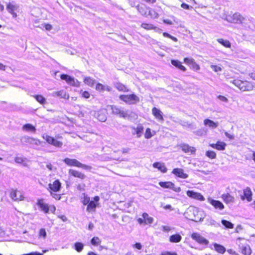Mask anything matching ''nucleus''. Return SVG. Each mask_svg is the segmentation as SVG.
<instances>
[{
	"mask_svg": "<svg viewBox=\"0 0 255 255\" xmlns=\"http://www.w3.org/2000/svg\"><path fill=\"white\" fill-rule=\"evenodd\" d=\"M95 116L97 119L102 122H104L107 120L106 115L103 111L98 112Z\"/></svg>",
	"mask_w": 255,
	"mask_h": 255,
	"instance_id": "obj_30",
	"label": "nucleus"
},
{
	"mask_svg": "<svg viewBox=\"0 0 255 255\" xmlns=\"http://www.w3.org/2000/svg\"><path fill=\"white\" fill-rule=\"evenodd\" d=\"M204 124L205 126H208L209 127L212 128H215L219 125L218 122L215 123L214 121L209 119H205L204 121Z\"/></svg>",
	"mask_w": 255,
	"mask_h": 255,
	"instance_id": "obj_25",
	"label": "nucleus"
},
{
	"mask_svg": "<svg viewBox=\"0 0 255 255\" xmlns=\"http://www.w3.org/2000/svg\"><path fill=\"white\" fill-rule=\"evenodd\" d=\"M62 80H65L68 84L74 87H79L80 86V82L77 80L74 79L66 74H62L60 76Z\"/></svg>",
	"mask_w": 255,
	"mask_h": 255,
	"instance_id": "obj_6",
	"label": "nucleus"
},
{
	"mask_svg": "<svg viewBox=\"0 0 255 255\" xmlns=\"http://www.w3.org/2000/svg\"><path fill=\"white\" fill-rule=\"evenodd\" d=\"M180 146L182 150L186 153L190 152L191 153H194L196 151V149L194 147L190 146L187 144H181Z\"/></svg>",
	"mask_w": 255,
	"mask_h": 255,
	"instance_id": "obj_23",
	"label": "nucleus"
},
{
	"mask_svg": "<svg viewBox=\"0 0 255 255\" xmlns=\"http://www.w3.org/2000/svg\"><path fill=\"white\" fill-rule=\"evenodd\" d=\"M58 217L61 219L63 222H66L67 221V218L65 215H59Z\"/></svg>",
	"mask_w": 255,
	"mask_h": 255,
	"instance_id": "obj_61",
	"label": "nucleus"
},
{
	"mask_svg": "<svg viewBox=\"0 0 255 255\" xmlns=\"http://www.w3.org/2000/svg\"><path fill=\"white\" fill-rule=\"evenodd\" d=\"M34 97L40 104H44L46 103V99L42 95H35Z\"/></svg>",
	"mask_w": 255,
	"mask_h": 255,
	"instance_id": "obj_43",
	"label": "nucleus"
},
{
	"mask_svg": "<svg viewBox=\"0 0 255 255\" xmlns=\"http://www.w3.org/2000/svg\"><path fill=\"white\" fill-rule=\"evenodd\" d=\"M63 161L65 164L70 166H76L78 167H80L89 171H90L92 169L91 166L87 165L86 164H82L76 159L65 158L63 160Z\"/></svg>",
	"mask_w": 255,
	"mask_h": 255,
	"instance_id": "obj_4",
	"label": "nucleus"
},
{
	"mask_svg": "<svg viewBox=\"0 0 255 255\" xmlns=\"http://www.w3.org/2000/svg\"><path fill=\"white\" fill-rule=\"evenodd\" d=\"M181 7H182L184 9H189L190 8H192V6H190L188 4L185 3H182L181 5Z\"/></svg>",
	"mask_w": 255,
	"mask_h": 255,
	"instance_id": "obj_56",
	"label": "nucleus"
},
{
	"mask_svg": "<svg viewBox=\"0 0 255 255\" xmlns=\"http://www.w3.org/2000/svg\"><path fill=\"white\" fill-rule=\"evenodd\" d=\"M115 86L120 91L124 92L128 91V88L126 86L120 83H116Z\"/></svg>",
	"mask_w": 255,
	"mask_h": 255,
	"instance_id": "obj_32",
	"label": "nucleus"
},
{
	"mask_svg": "<svg viewBox=\"0 0 255 255\" xmlns=\"http://www.w3.org/2000/svg\"><path fill=\"white\" fill-rule=\"evenodd\" d=\"M153 166L155 168H158L163 173H165L167 172V168L163 163H161L159 162H155L153 163Z\"/></svg>",
	"mask_w": 255,
	"mask_h": 255,
	"instance_id": "obj_29",
	"label": "nucleus"
},
{
	"mask_svg": "<svg viewBox=\"0 0 255 255\" xmlns=\"http://www.w3.org/2000/svg\"><path fill=\"white\" fill-rule=\"evenodd\" d=\"M245 20V18L239 13H235L232 16H228L227 20L230 22L234 23H242Z\"/></svg>",
	"mask_w": 255,
	"mask_h": 255,
	"instance_id": "obj_7",
	"label": "nucleus"
},
{
	"mask_svg": "<svg viewBox=\"0 0 255 255\" xmlns=\"http://www.w3.org/2000/svg\"><path fill=\"white\" fill-rule=\"evenodd\" d=\"M140 26L146 30H152L155 29L157 27L149 23H143L140 25Z\"/></svg>",
	"mask_w": 255,
	"mask_h": 255,
	"instance_id": "obj_40",
	"label": "nucleus"
},
{
	"mask_svg": "<svg viewBox=\"0 0 255 255\" xmlns=\"http://www.w3.org/2000/svg\"><path fill=\"white\" fill-rule=\"evenodd\" d=\"M164 255H177L175 253H171L170 252H165L163 253Z\"/></svg>",
	"mask_w": 255,
	"mask_h": 255,
	"instance_id": "obj_64",
	"label": "nucleus"
},
{
	"mask_svg": "<svg viewBox=\"0 0 255 255\" xmlns=\"http://www.w3.org/2000/svg\"><path fill=\"white\" fill-rule=\"evenodd\" d=\"M210 146L213 148L219 150H223L225 149L226 143L224 142L218 141L216 143L210 144Z\"/></svg>",
	"mask_w": 255,
	"mask_h": 255,
	"instance_id": "obj_21",
	"label": "nucleus"
},
{
	"mask_svg": "<svg viewBox=\"0 0 255 255\" xmlns=\"http://www.w3.org/2000/svg\"><path fill=\"white\" fill-rule=\"evenodd\" d=\"M14 160L17 163H22L24 161L23 159L21 157H16Z\"/></svg>",
	"mask_w": 255,
	"mask_h": 255,
	"instance_id": "obj_55",
	"label": "nucleus"
},
{
	"mask_svg": "<svg viewBox=\"0 0 255 255\" xmlns=\"http://www.w3.org/2000/svg\"><path fill=\"white\" fill-rule=\"evenodd\" d=\"M44 27L47 30H50L52 29V26L50 24H45Z\"/></svg>",
	"mask_w": 255,
	"mask_h": 255,
	"instance_id": "obj_63",
	"label": "nucleus"
},
{
	"mask_svg": "<svg viewBox=\"0 0 255 255\" xmlns=\"http://www.w3.org/2000/svg\"><path fill=\"white\" fill-rule=\"evenodd\" d=\"M208 202L211 204L216 209L222 210L225 207L223 204L220 201L214 200L211 198L208 199Z\"/></svg>",
	"mask_w": 255,
	"mask_h": 255,
	"instance_id": "obj_12",
	"label": "nucleus"
},
{
	"mask_svg": "<svg viewBox=\"0 0 255 255\" xmlns=\"http://www.w3.org/2000/svg\"><path fill=\"white\" fill-rule=\"evenodd\" d=\"M10 195L11 198L14 201H21L23 199V197L20 191L17 190H12Z\"/></svg>",
	"mask_w": 255,
	"mask_h": 255,
	"instance_id": "obj_14",
	"label": "nucleus"
},
{
	"mask_svg": "<svg viewBox=\"0 0 255 255\" xmlns=\"http://www.w3.org/2000/svg\"><path fill=\"white\" fill-rule=\"evenodd\" d=\"M84 82L88 86L93 87L95 83V80L90 77H86L84 79Z\"/></svg>",
	"mask_w": 255,
	"mask_h": 255,
	"instance_id": "obj_41",
	"label": "nucleus"
},
{
	"mask_svg": "<svg viewBox=\"0 0 255 255\" xmlns=\"http://www.w3.org/2000/svg\"><path fill=\"white\" fill-rule=\"evenodd\" d=\"M191 66L192 68H193L194 69H195L196 70H199V69H200L199 65L195 62V61L193 62V63L191 65Z\"/></svg>",
	"mask_w": 255,
	"mask_h": 255,
	"instance_id": "obj_54",
	"label": "nucleus"
},
{
	"mask_svg": "<svg viewBox=\"0 0 255 255\" xmlns=\"http://www.w3.org/2000/svg\"><path fill=\"white\" fill-rule=\"evenodd\" d=\"M225 134L228 138L231 139H233L234 138V136L233 135L229 134L228 132L226 131L225 132Z\"/></svg>",
	"mask_w": 255,
	"mask_h": 255,
	"instance_id": "obj_62",
	"label": "nucleus"
},
{
	"mask_svg": "<svg viewBox=\"0 0 255 255\" xmlns=\"http://www.w3.org/2000/svg\"><path fill=\"white\" fill-rule=\"evenodd\" d=\"M191 238L198 243L202 245H208L209 241L197 233H194L191 235Z\"/></svg>",
	"mask_w": 255,
	"mask_h": 255,
	"instance_id": "obj_10",
	"label": "nucleus"
},
{
	"mask_svg": "<svg viewBox=\"0 0 255 255\" xmlns=\"http://www.w3.org/2000/svg\"><path fill=\"white\" fill-rule=\"evenodd\" d=\"M91 244L94 246H98L101 243V240L98 237H94L91 241Z\"/></svg>",
	"mask_w": 255,
	"mask_h": 255,
	"instance_id": "obj_45",
	"label": "nucleus"
},
{
	"mask_svg": "<svg viewBox=\"0 0 255 255\" xmlns=\"http://www.w3.org/2000/svg\"><path fill=\"white\" fill-rule=\"evenodd\" d=\"M20 141L22 143H28L31 144H35L36 145H38L41 143V142L39 140L30 137L28 136H22L20 139Z\"/></svg>",
	"mask_w": 255,
	"mask_h": 255,
	"instance_id": "obj_11",
	"label": "nucleus"
},
{
	"mask_svg": "<svg viewBox=\"0 0 255 255\" xmlns=\"http://www.w3.org/2000/svg\"><path fill=\"white\" fill-rule=\"evenodd\" d=\"M184 61L185 63L186 64L191 65L193 63V62L195 61V60L193 58H185L184 59Z\"/></svg>",
	"mask_w": 255,
	"mask_h": 255,
	"instance_id": "obj_50",
	"label": "nucleus"
},
{
	"mask_svg": "<svg viewBox=\"0 0 255 255\" xmlns=\"http://www.w3.org/2000/svg\"><path fill=\"white\" fill-rule=\"evenodd\" d=\"M229 82L243 91H250L253 90L254 88L252 83L247 81H241L239 79H230L229 80Z\"/></svg>",
	"mask_w": 255,
	"mask_h": 255,
	"instance_id": "obj_1",
	"label": "nucleus"
},
{
	"mask_svg": "<svg viewBox=\"0 0 255 255\" xmlns=\"http://www.w3.org/2000/svg\"><path fill=\"white\" fill-rule=\"evenodd\" d=\"M90 202V201L89 197H87V196L84 197V198L82 201L83 204L85 205L88 204Z\"/></svg>",
	"mask_w": 255,
	"mask_h": 255,
	"instance_id": "obj_53",
	"label": "nucleus"
},
{
	"mask_svg": "<svg viewBox=\"0 0 255 255\" xmlns=\"http://www.w3.org/2000/svg\"><path fill=\"white\" fill-rule=\"evenodd\" d=\"M182 239V238L180 235H179L178 234H176L171 235L169 237V241L171 243H179L181 241Z\"/></svg>",
	"mask_w": 255,
	"mask_h": 255,
	"instance_id": "obj_28",
	"label": "nucleus"
},
{
	"mask_svg": "<svg viewBox=\"0 0 255 255\" xmlns=\"http://www.w3.org/2000/svg\"><path fill=\"white\" fill-rule=\"evenodd\" d=\"M244 196L248 201H250L252 200V193L250 188L247 187L244 190Z\"/></svg>",
	"mask_w": 255,
	"mask_h": 255,
	"instance_id": "obj_33",
	"label": "nucleus"
},
{
	"mask_svg": "<svg viewBox=\"0 0 255 255\" xmlns=\"http://www.w3.org/2000/svg\"><path fill=\"white\" fill-rule=\"evenodd\" d=\"M121 100L129 105L135 104L139 102V98L134 94L122 95L119 97Z\"/></svg>",
	"mask_w": 255,
	"mask_h": 255,
	"instance_id": "obj_5",
	"label": "nucleus"
},
{
	"mask_svg": "<svg viewBox=\"0 0 255 255\" xmlns=\"http://www.w3.org/2000/svg\"><path fill=\"white\" fill-rule=\"evenodd\" d=\"M133 246V247H134L138 250H140L142 248L141 245L140 244V243H136Z\"/></svg>",
	"mask_w": 255,
	"mask_h": 255,
	"instance_id": "obj_58",
	"label": "nucleus"
},
{
	"mask_svg": "<svg viewBox=\"0 0 255 255\" xmlns=\"http://www.w3.org/2000/svg\"><path fill=\"white\" fill-rule=\"evenodd\" d=\"M214 246L216 251L220 254H224L226 251V249L222 245L215 243Z\"/></svg>",
	"mask_w": 255,
	"mask_h": 255,
	"instance_id": "obj_35",
	"label": "nucleus"
},
{
	"mask_svg": "<svg viewBox=\"0 0 255 255\" xmlns=\"http://www.w3.org/2000/svg\"><path fill=\"white\" fill-rule=\"evenodd\" d=\"M206 155L211 159H214L216 157V153L211 150L207 151L206 153Z\"/></svg>",
	"mask_w": 255,
	"mask_h": 255,
	"instance_id": "obj_46",
	"label": "nucleus"
},
{
	"mask_svg": "<svg viewBox=\"0 0 255 255\" xmlns=\"http://www.w3.org/2000/svg\"><path fill=\"white\" fill-rule=\"evenodd\" d=\"M39 235L45 238L46 236V233L45 229H41L39 231Z\"/></svg>",
	"mask_w": 255,
	"mask_h": 255,
	"instance_id": "obj_51",
	"label": "nucleus"
},
{
	"mask_svg": "<svg viewBox=\"0 0 255 255\" xmlns=\"http://www.w3.org/2000/svg\"><path fill=\"white\" fill-rule=\"evenodd\" d=\"M83 244L80 242H76L74 245V248L77 252L79 253L81 252L82 251V250H83Z\"/></svg>",
	"mask_w": 255,
	"mask_h": 255,
	"instance_id": "obj_38",
	"label": "nucleus"
},
{
	"mask_svg": "<svg viewBox=\"0 0 255 255\" xmlns=\"http://www.w3.org/2000/svg\"><path fill=\"white\" fill-rule=\"evenodd\" d=\"M52 96L53 97H60L65 99H68L69 98V94L64 90H61L58 92H54L52 93Z\"/></svg>",
	"mask_w": 255,
	"mask_h": 255,
	"instance_id": "obj_22",
	"label": "nucleus"
},
{
	"mask_svg": "<svg viewBox=\"0 0 255 255\" xmlns=\"http://www.w3.org/2000/svg\"><path fill=\"white\" fill-rule=\"evenodd\" d=\"M48 186L52 191L57 192L60 190L61 188V183L58 180H56L53 183H49Z\"/></svg>",
	"mask_w": 255,
	"mask_h": 255,
	"instance_id": "obj_20",
	"label": "nucleus"
},
{
	"mask_svg": "<svg viewBox=\"0 0 255 255\" xmlns=\"http://www.w3.org/2000/svg\"><path fill=\"white\" fill-rule=\"evenodd\" d=\"M136 8L138 11L143 16H147V15L150 14V9L148 7H146L145 5L138 4L136 6Z\"/></svg>",
	"mask_w": 255,
	"mask_h": 255,
	"instance_id": "obj_13",
	"label": "nucleus"
},
{
	"mask_svg": "<svg viewBox=\"0 0 255 255\" xmlns=\"http://www.w3.org/2000/svg\"><path fill=\"white\" fill-rule=\"evenodd\" d=\"M51 195L56 199H57V200L60 199L61 197H60V195H58V194H57L55 193H51Z\"/></svg>",
	"mask_w": 255,
	"mask_h": 255,
	"instance_id": "obj_60",
	"label": "nucleus"
},
{
	"mask_svg": "<svg viewBox=\"0 0 255 255\" xmlns=\"http://www.w3.org/2000/svg\"><path fill=\"white\" fill-rule=\"evenodd\" d=\"M142 217L144 219L145 224H151L153 221V219L151 217H149L146 213H144L142 214Z\"/></svg>",
	"mask_w": 255,
	"mask_h": 255,
	"instance_id": "obj_34",
	"label": "nucleus"
},
{
	"mask_svg": "<svg viewBox=\"0 0 255 255\" xmlns=\"http://www.w3.org/2000/svg\"><path fill=\"white\" fill-rule=\"evenodd\" d=\"M82 96L85 98H88L90 97V94L87 91H84L82 94Z\"/></svg>",
	"mask_w": 255,
	"mask_h": 255,
	"instance_id": "obj_59",
	"label": "nucleus"
},
{
	"mask_svg": "<svg viewBox=\"0 0 255 255\" xmlns=\"http://www.w3.org/2000/svg\"><path fill=\"white\" fill-rule=\"evenodd\" d=\"M242 253L245 255H250L251 250L249 246L243 247L242 249Z\"/></svg>",
	"mask_w": 255,
	"mask_h": 255,
	"instance_id": "obj_42",
	"label": "nucleus"
},
{
	"mask_svg": "<svg viewBox=\"0 0 255 255\" xmlns=\"http://www.w3.org/2000/svg\"><path fill=\"white\" fill-rule=\"evenodd\" d=\"M222 224L227 228L232 229L234 228V225L230 222L226 220H222Z\"/></svg>",
	"mask_w": 255,
	"mask_h": 255,
	"instance_id": "obj_44",
	"label": "nucleus"
},
{
	"mask_svg": "<svg viewBox=\"0 0 255 255\" xmlns=\"http://www.w3.org/2000/svg\"><path fill=\"white\" fill-rule=\"evenodd\" d=\"M43 138L48 142L49 144L53 145L57 147H61L63 143L61 141H58L53 137H51L47 134L43 135Z\"/></svg>",
	"mask_w": 255,
	"mask_h": 255,
	"instance_id": "obj_8",
	"label": "nucleus"
},
{
	"mask_svg": "<svg viewBox=\"0 0 255 255\" xmlns=\"http://www.w3.org/2000/svg\"><path fill=\"white\" fill-rule=\"evenodd\" d=\"M222 198L226 203H233L234 201V198L229 193L222 195Z\"/></svg>",
	"mask_w": 255,
	"mask_h": 255,
	"instance_id": "obj_26",
	"label": "nucleus"
},
{
	"mask_svg": "<svg viewBox=\"0 0 255 255\" xmlns=\"http://www.w3.org/2000/svg\"><path fill=\"white\" fill-rule=\"evenodd\" d=\"M37 205L38 206L39 208L45 213H48L49 211V207L48 204L45 203L43 199H39L38 200Z\"/></svg>",
	"mask_w": 255,
	"mask_h": 255,
	"instance_id": "obj_18",
	"label": "nucleus"
},
{
	"mask_svg": "<svg viewBox=\"0 0 255 255\" xmlns=\"http://www.w3.org/2000/svg\"><path fill=\"white\" fill-rule=\"evenodd\" d=\"M97 203H95L93 201H91L88 204L87 211L89 212H91L95 211V209L97 207Z\"/></svg>",
	"mask_w": 255,
	"mask_h": 255,
	"instance_id": "obj_31",
	"label": "nucleus"
},
{
	"mask_svg": "<svg viewBox=\"0 0 255 255\" xmlns=\"http://www.w3.org/2000/svg\"><path fill=\"white\" fill-rule=\"evenodd\" d=\"M217 41L222 45L227 48H230L231 46V43L229 40H224L222 38L217 39Z\"/></svg>",
	"mask_w": 255,
	"mask_h": 255,
	"instance_id": "obj_36",
	"label": "nucleus"
},
{
	"mask_svg": "<svg viewBox=\"0 0 255 255\" xmlns=\"http://www.w3.org/2000/svg\"><path fill=\"white\" fill-rule=\"evenodd\" d=\"M198 208L194 206H190L185 212V216L190 220L198 222L201 219V218L198 216Z\"/></svg>",
	"mask_w": 255,
	"mask_h": 255,
	"instance_id": "obj_3",
	"label": "nucleus"
},
{
	"mask_svg": "<svg viewBox=\"0 0 255 255\" xmlns=\"http://www.w3.org/2000/svg\"><path fill=\"white\" fill-rule=\"evenodd\" d=\"M19 6L15 2L12 1L6 3V9L8 12L17 10Z\"/></svg>",
	"mask_w": 255,
	"mask_h": 255,
	"instance_id": "obj_24",
	"label": "nucleus"
},
{
	"mask_svg": "<svg viewBox=\"0 0 255 255\" xmlns=\"http://www.w3.org/2000/svg\"><path fill=\"white\" fill-rule=\"evenodd\" d=\"M211 68H212V69L216 72H220L222 71V68L219 66H217V65H211Z\"/></svg>",
	"mask_w": 255,
	"mask_h": 255,
	"instance_id": "obj_49",
	"label": "nucleus"
},
{
	"mask_svg": "<svg viewBox=\"0 0 255 255\" xmlns=\"http://www.w3.org/2000/svg\"><path fill=\"white\" fill-rule=\"evenodd\" d=\"M22 129L26 131H31L34 132L36 131L35 128L30 124L24 125L22 127Z\"/></svg>",
	"mask_w": 255,
	"mask_h": 255,
	"instance_id": "obj_37",
	"label": "nucleus"
},
{
	"mask_svg": "<svg viewBox=\"0 0 255 255\" xmlns=\"http://www.w3.org/2000/svg\"><path fill=\"white\" fill-rule=\"evenodd\" d=\"M171 63L173 66L182 71H185L186 70V68L184 66H183L181 63L178 60H171Z\"/></svg>",
	"mask_w": 255,
	"mask_h": 255,
	"instance_id": "obj_27",
	"label": "nucleus"
},
{
	"mask_svg": "<svg viewBox=\"0 0 255 255\" xmlns=\"http://www.w3.org/2000/svg\"><path fill=\"white\" fill-rule=\"evenodd\" d=\"M96 89L97 91H105V86L103 85L102 84L98 83L96 85Z\"/></svg>",
	"mask_w": 255,
	"mask_h": 255,
	"instance_id": "obj_48",
	"label": "nucleus"
},
{
	"mask_svg": "<svg viewBox=\"0 0 255 255\" xmlns=\"http://www.w3.org/2000/svg\"><path fill=\"white\" fill-rule=\"evenodd\" d=\"M152 113L159 122H163L164 119L162 116L163 114L160 110L154 107L152 109Z\"/></svg>",
	"mask_w": 255,
	"mask_h": 255,
	"instance_id": "obj_16",
	"label": "nucleus"
},
{
	"mask_svg": "<svg viewBox=\"0 0 255 255\" xmlns=\"http://www.w3.org/2000/svg\"><path fill=\"white\" fill-rule=\"evenodd\" d=\"M109 108L113 114L118 116L120 118L128 119L131 117L132 113L128 110H124L123 108L119 107L116 105L110 106Z\"/></svg>",
	"mask_w": 255,
	"mask_h": 255,
	"instance_id": "obj_2",
	"label": "nucleus"
},
{
	"mask_svg": "<svg viewBox=\"0 0 255 255\" xmlns=\"http://www.w3.org/2000/svg\"><path fill=\"white\" fill-rule=\"evenodd\" d=\"M68 173L70 175L81 179H84L86 178V175L84 174L72 169H70L68 171Z\"/></svg>",
	"mask_w": 255,
	"mask_h": 255,
	"instance_id": "obj_19",
	"label": "nucleus"
},
{
	"mask_svg": "<svg viewBox=\"0 0 255 255\" xmlns=\"http://www.w3.org/2000/svg\"><path fill=\"white\" fill-rule=\"evenodd\" d=\"M134 132L133 134L136 133L137 137H139L141 136V133L143 131V127L142 126H138L136 128H134Z\"/></svg>",
	"mask_w": 255,
	"mask_h": 255,
	"instance_id": "obj_39",
	"label": "nucleus"
},
{
	"mask_svg": "<svg viewBox=\"0 0 255 255\" xmlns=\"http://www.w3.org/2000/svg\"><path fill=\"white\" fill-rule=\"evenodd\" d=\"M162 230L164 232H169L170 230H171V228L169 226H163L162 227Z\"/></svg>",
	"mask_w": 255,
	"mask_h": 255,
	"instance_id": "obj_57",
	"label": "nucleus"
},
{
	"mask_svg": "<svg viewBox=\"0 0 255 255\" xmlns=\"http://www.w3.org/2000/svg\"><path fill=\"white\" fill-rule=\"evenodd\" d=\"M153 134L151 133V129L149 128H147L146 129L144 136L145 138L149 139L152 136Z\"/></svg>",
	"mask_w": 255,
	"mask_h": 255,
	"instance_id": "obj_47",
	"label": "nucleus"
},
{
	"mask_svg": "<svg viewBox=\"0 0 255 255\" xmlns=\"http://www.w3.org/2000/svg\"><path fill=\"white\" fill-rule=\"evenodd\" d=\"M188 196L200 201L204 200V197L199 193L194 192L193 191L188 190L187 191Z\"/></svg>",
	"mask_w": 255,
	"mask_h": 255,
	"instance_id": "obj_15",
	"label": "nucleus"
},
{
	"mask_svg": "<svg viewBox=\"0 0 255 255\" xmlns=\"http://www.w3.org/2000/svg\"><path fill=\"white\" fill-rule=\"evenodd\" d=\"M172 173L176 176L183 179H186L188 177V175L184 173L183 169L181 168H175L173 170Z\"/></svg>",
	"mask_w": 255,
	"mask_h": 255,
	"instance_id": "obj_17",
	"label": "nucleus"
},
{
	"mask_svg": "<svg viewBox=\"0 0 255 255\" xmlns=\"http://www.w3.org/2000/svg\"><path fill=\"white\" fill-rule=\"evenodd\" d=\"M159 185L162 188H169L176 192H179L181 191L180 187H176L175 184L170 181L159 182Z\"/></svg>",
	"mask_w": 255,
	"mask_h": 255,
	"instance_id": "obj_9",
	"label": "nucleus"
},
{
	"mask_svg": "<svg viewBox=\"0 0 255 255\" xmlns=\"http://www.w3.org/2000/svg\"><path fill=\"white\" fill-rule=\"evenodd\" d=\"M218 98L222 102L225 103H227L228 102V99L223 96L219 95L218 96Z\"/></svg>",
	"mask_w": 255,
	"mask_h": 255,
	"instance_id": "obj_52",
	"label": "nucleus"
}]
</instances>
